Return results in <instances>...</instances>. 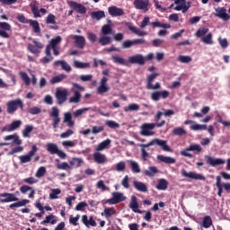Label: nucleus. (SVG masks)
<instances>
[{"instance_id": "774afa93", "label": "nucleus", "mask_w": 230, "mask_h": 230, "mask_svg": "<svg viewBox=\"0 0 230 230\" xmlns=\"http://www.w3.org/2000/svg\"><path fill=\"white\" fill-rule=\"evenodd\" d=\"M139 109V104L132 103L129 104L128 107L124 108L125 112L132 111H137Z\"/></svg>"}, {"instance_id": "20e7f679", "label": "nucleus", "mask_w": 230, "mask_h": 230, "mask_svg": "<svg viewBox=\"0 0 230 230\" xmlns=\"http://www.w3.org/2000/svg\"><path fill=\"white\" fill-rule=\"evenodd\" d=\"M148 42L145 38H139L135 40H126L122 42V49H128L132 46H146Z\"/></svg>"}, {"instance_id": "2eb2a0df", "label": "nucleus", "mask_w": 230, "mask_h": 230, "mask_svg": "<svg viewBox=\"0 0 230 230\" xmlns=\"http://www.w3.org/2000/svg\"><path fill=\"white\" fill-rule=\"evenodd\" d=\"M182 177H186L187 179H193L194 181H206V177L200 173H197L194 172H186V170L181 171Z\"/></svg>"}, {"instance_id": "7ed1b4c3", "label": "nucleus", "mask_w": 230, "mask_h": 230, "mask_svg": "<svg viewBox=\"0 0 230 230\" xmlns=\"http://www.w3.org/2000/svg\"><path fill=\"white\" fill-rule=\"evenodd\" d=\"M24 111V102L22 99H14L6 102V112L7 114H15L17 110Z\"/></svg>"}, {"instance_id": "6e6552de", "label": "nucleus", "mask_w": 230, "mask_h": 230, "mask_svg": "<svg viewBox=\"0 0 230 230\" xmlns=\"http://www.w3.org/2000/svg\"><path fill=\"white\" fill-rule=\"evenodd\" d=\"M43 49L44 44L40 41H37L36 40H32V44L30 43L27 47L28 51L32 53V55H39Z\"/></svg>"}, {"instance_id": "aec40b11", "label": "nucleus", "mask_w": 230, "mask_h": 230, "mask_svg": "<svg viewBox=\"0 0 230 230\" xmlns=\"http://www.w3.org/2000/svg\"><path fill=\"white\" fill-rule=\"evenodd\" d=\"M0 37L3 39H10V34L6 31H10L12 30V25L6 22H0Z\"/></svg>"}, {"instance_id": "e2e57ef3", "label": "nucleus", "mask_w": 230, "mask_h": 230, "mask_svg": "<svg viewBox=\"0 0 230 230\" xmlns=\"http://www.w3.org/2000/svg\"><path fill=\"white\" fill-rule=\"evenodd\" d=\"M20 76L22 80L24 82L25 85H30L31 80H30V76L26 72H20Z\"/></svg>"}, {"instance_id": "412c9836", "label": "nucleus", "mask_w": 230, "mask_h": 230, "mask_svg": "<svg viewBox=\"0 0 230 230\" xmlns=\"http://www.w3.org/2000/svg\"><path fill=\"white\" fill-rule=\"evenodd\" d=\"M108 13L111 17H121L122 15H125V11L116 5H112L108 8Z\"/></svg>"}, {"instance_id": "a19ab883", "label": "nucleus", "mask_w": 230, "mask_h": 230, "mask_svg": "<svg viewBox=\"0 0 230 230\" xmlns=\"http://www.w3.org/2000/svg\"><path fill=\"white\" fill-rule=\"evenodd\" d=\"M66 78H67V75H66V74H61V75L53 76L50 79V84L52 85H55V84H60V82H62V80H66Z\"/></svg>"}, {"instance_id": "a878e982", "label": "nucleus", "mask_w": 230, "mask_h": 230, "mask_svg": "<svg viewBox=\"0 0 230 230\" xmlns=\"http://www.w3.org/2000/svg\"><path fill=\"white\" fill-rule=\"evenodd\" d=\"M129 208L134 213H139L142 215L143 211L139 209V203H137V197L131 196V201L129 203Z\"/></svg>"}, {"instance_id": "3c124183", "label": "nucleus", "mask_w": 230, "mask_h": 230, "mask_svg": "<svg viewBox=\"0 0 230 230\" xmlns=\"http://www.w3.org/2000/svg\"><path fill=\"white\" fill-rule=\"evenodd\" d=\"M82 98V93L78 91H75L74 96L70 97V103H80V99Z\"/></svg>"}, {"instance_id": "5fc2aeb1", "label": "nucleus", "mask_w": 230, "mask_h": 230, "mask_svg": "<svg viewBox=\"0 0 230 230\" xmlns=\"http://www.w3.org/2000/svg\"><path fill=\"white\" fill-rule=\"evenodd\" d=\"M172 134L173 136H186L187 132L184 128L178 127L172 129Z\"/></svg>"}, {"instance_id": "bf43d9fd", "label": "nucleus", "mask_w": 230, "mask_h": 230, "mask_svg": "<svg viewBox=\"0 0 230 230\" xmlns=\"http://www.w3.org/2000/svg\"><path fill=\"white\" fill-rule=\"evenodd\" d=\"M60 42H62V38L60 36H57L56 38L50 40V43L49 44V46H50L52 49L58 48L57 46H58Z\"/></svg>"}, {"instance_id": "f8f14e48", "label": "nucleus", "mask_w": 230, "mask_h": 230, "mask_svg": "<svg viewBox=\"0 0 230 230\" xmlns=\"http://www.w3.org/2000/svg\"><path fill=\"white\" fill-rule=\"evenodd\" d=\"M133 4L137 10H141L145 13L150 10V0H134Z\"/></svg>"}, {"instance_id": "680f3d73", "label": "nucleus", "mask_w": 230, "mask_h": 230, "mask_svg": "<svg viewBox=\"0 0 230 230\" xmlns=\"http://www.w3.org/2000/svg\"><path fill=\"white\" fill-rule=\"evenodd\" d=\"M46 175V167L44 166H40L36 173H35V177H37L38 179H40L42 177H44Z\"/></svg>"}, {"instance_id": "c9c22d12", "label": "nucleus", "mask_w": 230, "mask_h": 230, "mask_svg": "<svg viewBox=\"0 0 230 230\" xmlns=\"http://www.w3.org/2000/svg\"><path fill=\"white\" fill-rule=\"evenodd\" d=\"M63 122L66 123L67 127H75V121H73V115H71V112L64 113Z\"/></svg>"}, {"instance_id": "473e14b6", "label": "nucleus", "mask_w": 230, "mask_h": 230, "mask_svg": "<svg viewBox=\"0 0 230 230\" xmlns=\"http://www.w3.org/2000/svg\"><path fill=\"white\" fill-rule=\"evenodd\" d=\"M156 159L158 161H161V163H164L165 164H175V158H172L171 156H165L163 155H158L156 156Z\"/></svg>"}, {"instance_id": "13d9d810", "label": "nucleus", "mask_w": 230, "mask_h": 230, "mask_svg": "<svg viewBox=\"0 0 230 230\" xmlns=\"http://www.w3.org/2000/svg\"><path fill=\"white\" fill-rule=\"evenodd\" d=\"M31 132H33V126L26 125L24 129L22 130L23 137H30V134H31Z\"/></svg>"}, {"instance_id": "4be33fe9", "label": "nucleus", "mask_w": 230, "mask_h": 230, "mask_svg": "<svg viewBox=\"0 0 230 230\" xmlns=\"http://www.w3.org/2000/svg\"><path fill=\"white\" fill-rule=\"evenodd\" d=\"M93 159L97 164H105L108 161L107 156L104 154L100 153V151L93 153Z\"/></svg>"}, {"instance_id": "f257e3e1", "label": "nucleus", "mask_w": 230, "mask_h": 230, "mask_svg": "<svg viewBox=\"0 0 230 230\" xmlns=\"http://www.w3.org/2000/svg\"><path fill=\"white\" fill-rule=\"evenodd\" d=\"M161 146L162 150L164 152H172V148H170V146L168 145V142L166 140H161L159 138H155L151 140L147 144H139L138 146H141V158L143 161H148V157H150V155L148 152H146V148H148V146Z\"/></svg>"}, {"instance_id": "a211bd4d", "label": "nucleus", "mask_w": 230, "mask_h": 230, "mask_svg": "<svg viewBox=\"0 0 230 230\" xmlns=\"http://www.w3.org/2000/svg\"><path fill=\"white\" fill-rule=\"evenodd\" d=\"M69 7L73 8L77 13H81V15H84V13H87V7H85L82 4H78L75 1L68 2Z\"/></svg>"}, {"instance_id": "603ef678", "label": "nucleus", "mask_w": 230, "mask_h": 230, "mask_svg": "<svg viewBox=\"0 0 230 230\" xmlns=\"http://www.w3.org/2000/svg\"><path fill=\"white\" fill-rule=\"evenodd\" d=\"M74 67H76V69H87V67H91V64L75 60Z\"/></svg>"}, {"instance_id": "338daca9", "label": "nucleus", "mask_w": 230, "mask_h": 230, "mask_svg": "<svg viewBox=\"0 0 230 230\" xmlns=\"http://www.w3.org/2000/svg\"><path fill=\"white\" fill-rule=\"evenodd\" d=\"M127 164L124 161H120L116 164V172H125Z\"/></svg>"}, {"instance_id": "9d476101", "label": "nucleus", "mask_w": 230, "mask_h": 230, "mask_svg": "<svg viewBox=\"0 0 230 230\" xmlns=\"http://www.w3.org/2000/svg\"><path fill=\"white\" fill-rule=\"evenodd\" d=\"M140 135L145 137L154 136L155 132L152 131L155 128V123H144L140 127Z\"/></svg>"}, {"instance_id": "0e129e2a", "label": "nucleus", "mask_w": 230, "mask_h": 230, "mask_svg": "<svg viewBox=\"0 0 230 230\" xmlns=\"http://www.w3.org/2000/svg\"><path fill=\"white\" fill-rule=\"evenodd\" d=\"M178 4L176 7H174V10H176V12H182V13H186V12H188V8L189 6H186V4Z\"/></svg>"}, {"instance_id": "37998d69", "label": "nucleus", "mask_w": 230, "mask_h": 230, "mask_svg": "<svg viewBox=\"0 0 230 230\" xmlns=\"http://www.w3.org/2000/svg\"><path fill=\"white\" fill-rule=\"evenodd\" d=\"M26 204H30V199H22L18 202H14L9 206L10 209H15V208H22V206H26Z\"/></svg>"}, {"instance_id": "393cba45", "label": "nucleus", "mask_w": 230, "mask_h": 230, "mask_svg": "<svg viewBox=\"0 0 230 230\" xmlns=\"http://www.w3.org/2000/svg\"><path fill=\"white\" fill-rule=\"evenodd\" d=\"M57 17L55 16V14L53 13H49L46 19H45V22L46 24H53L49 26L50 30H58V25H57V21H56Z\"/></svg>"}, {"instance_id": "0eeeda50", "label": "nucleus", "mask_w": 230, "mask_h": 230, "mask_svg": "<svg viewBox=\"0 0 230 230\" xmlns=\"http://www.w3.org/2000/svg\"><path fill=\"white\" fill-rule=\"evenodd\" d=\"M38 151H39V147H37V146L33 145L31 146V149L28 152L27 155L19 156V161H20L21 164H24L26 163H31V157H33V155H35V154H37Z\"/></svg>"}, {"instance_id": "f03ea898", "label": "nucleus", "mask_w": 230, "mask_h": 230, "mask_svg": "<svg viewBox=\"0 0 230 230\" xmlns=\"http://www.w3.org/2000/svg\"><path fill=\"white\" fill-rule=\"evenodd\" d=\"M109 35H112V26L111 24H104L101 30V37L99 39V44L101 46H109L112 42V38Z\"/></svg>"}, {"instance_id": "de8ad7c7", "label": "nucleus", "mask_w": 230, "mask_h": 230, "mask_svg": "<svg viewBox=\"0 0 230 230\" xmlns=\"http://www.w3.org/2000/svg\"><path fill=\"white\" fill-rule=\"evenodd\" d=\"M158 172L159 171L157 170V167L150 166L149 170L144 171V175H146V177H154L155 173H158Z\"/></svg>"}, {"instance_id": "4c0bfd02", "label": "nucleus", "mask_w": 230, "mask_h": 230, "mask_svg": "<svg viewBox=\"0 0 230 230\" xmlns=\"http://www.w3.org/2000/svg\"><path fill=\"white\" fill-rule=\"evenodd\" d=\"M111 58L114 64H118L119 66H127V60L118 55H113Z\"/></svg>"}, {"instance_id": "9b49d317", "label": "nucleus", "mask_w": 230, "mask_h": 230, "mask_svg": "<svg viewBox=\"0 0 230 230\" xmlns=\"http://www.w3.org/2000/svg\"><path fill=\"white\" fill-rule=\"evenodd\" d=\"M17 195H19V191H16L15 193H0V197L3 199H0V202L2 204L8 203V202H17L19 200V198H17Z\"/></svg>"}, {"instance_id": "4468645a", "label": "nucleus", "mask_w": 230, "mask_h": 230, "mask_svg": "<svg viewBox=\"0 0 230 230\" xmlns=\"http://www.w3.org/2000/svg\"><path fill=\"white\" fill-rule=\"evenodd\" d=\"M109 82V78L103 76L101 79L100 85L97 87L96 93L97 94H105V93H109V90L111 89L109 87V84H107Z\"/></svg>"}, {"instance_id": "e433bc0d", "label": "nucleus", "mask_w": 230, "mask_h": 230, "mask_svg": "<svg viewBox=\"0 0 230 230\" xmlns=\"http://www.w3.org/2000/svg\"><path fill=\"white\" fill-rule=\"evenodd\" d=\"M155 188L160 191H166V190H168V181H166V179H160Z\"/></svg>"}, {"instance_id": "f3484780", "label": "nucleus", "mask_w": 230, "mask_h": 230, "mask_svg": "<svg viewBox=\"0 0 230 230\" xmlns=\"http://www.w3.org/2000/svg\"><path fill=\"white\" fill-rule=\"evenodd\" d=\"M50 118H53V128H58V125L60 124V111H58V108L52 107Z\"/></svg>"}, {"instance_id": "cd10ccee", "label": "nucleus", "mask_w": 230, "mask_h": 230, "mask_svg": "<svg viewBox=\"0 0 230 230\" xmlns=\"http://www.w3.org/2000/svg\"><path fill=\"white\" fill-rule=\"evenodd\" d=\"M75 45L79 49H84L85 48V37L81 35H75L73 36Z\"/></svg>"}, {"instance_id": "09e8293b", "label": "nucleus", "mask_w": 230, "mask_h": 230, "mask_svg": "<svg viewBox=\"0 0 230 230\" xmlns=\"http://www.w3.org/2000/svg\"><path fill=\"white\" fill-rule=\"evenodd\" d=\"M213 226V219H211L210 216H205L202 223V227L205 229H209Z\"/></svg>"}, {"instance_id": "ea45409f", "label": "nucleus", "mask_w": 230, "mask_h": 230, "mask_svg": "<svg viewBox=\"0 0 230 230\" xmlns=\"http://www.w3.org/2000/svg\"><path fill=\"white\" fill-rule=\"evenodd\" d=\"M29 24L31 26L33 32L36 33V35L40 33V25L37 20H30Z\"/></svg>"}, {"instance_id": "4d7b16f0", "label": "nucleus", "mask_w": 230, "mask_h": 230, "mask_svg": "<svg viewBox=\"0 0 230 230\" xmlns=\"http://www.w3.org/2000/svg\"><path fill=\"white\" fill-rule=\"evenodd\" d=\"M151 26L153 28H165V29H170L172 26L168 23H161V22H151Z\"/></svg>"}, {"instance_id": "6e6d98bb", "label": "nucleus", "mask_w": 230, "mask_h": 230, "mask_svg": "<svg viewBox=\"0 0 230 230\" xmlns=\"http://www.w3.org/2000/svg\"><path fill=\"white\" fill-rule=\"evenodd\" d=\"M54 216L53 214L47 216L45 220L41 221V225L44 226V224H52V226H55L57 224V219H53Z\"/></svg>"}, {"instance_id": "6ab92c4d", "label": "nucleus", "mask_w": 230, "mask_h": 230, "mask_svg": "<svg viewBox=\"0 0 230 230\" xmlns=\"http://www.w3.org/2000/svg\"><path fill=\"white\" fill-rule=\"evenodd\" d=\"M215 12H216L214 13L215 17H218L223 21H229L230 15L229 13H227V9H226V7L215 8Z\"/></svg>"}, {"instance_id": "7c9ffc66", "label": "nucleus", "mask_w": 230, "mask_h": 230, "mask_svg": "<svg viewBox=\"0 0 230 230\" xmlns=\"http://www.w3.org/2000/svg\"><path fill=\"white\" fill-rule=\"evenodd\" d=\"M82 222L86 227H96V221L93 217H87V215L82 216Z\"/></svg>"}, {"instance_id": "5701e85b", "label": "nucleus", "mask_w": 230, "mask_h": 230, "mask_svg": "<svg viewBox=\"0 0 230 230\" xmlns=\"http://www.w3.org/2000/svg\"><path fill=\"white\" fill-rule=\"evenodd\" d=\"M129 64H137L138 66H145V57L141 54H137L128 58Z\"/></svg>"}, {"instance_id": "c756f323", "label": "nucleus", "mask_w": 230, "mask_h": 230, "mask_svg": "<svg viewBox=\"0 0 230 230\" xmlns=\"http://www.w3.org/2000/svg\"><path fill=\"white\" fill-rule=\"evenodd\" d=\"M128 29L132 33H135V35H137V37H146V35H148L146 31L139 30L137 27L132 25V23L128 24Z\"/></svg>"}, {"instance_id": "a18cd8bd", "label": "nucleus", "mask_w": 230, "mask_h": 230, "mask_svg": "<svg viewBox=\"0 0 230 230\" xmlns=\"http://www.w3.org/2000/svg\"><path fill=\"white\" fill-rule=\"evenodd\" d=\"M92 19H95V21H100L101 19H104L105 12L103 11H95L91 13Z\"/></svg>"}, {"instance_id": "58836bf2", "label": "nucleus", "mask_w": 230, "mask_h": 230, "mask_svg": "<svg viewBox=\"0 0 230 230\" xmlns=\"http://www.w3.org/2000/svg\"><path fill=\"white\" fill-rule=\"evenodd\" d=\"M133 173H140L141 172V168H139V164L134 160H128V161Z\"/></svg>"}, {"instance_id": "c03bdc74", "label": "nucleus", "mask_w": 230, "mask_h": 230, "mask_svg": "<svg viewBox=\"0 0 230 230\" xmlns=\"http://www.w3.org/2000/svg\"><path fill=\"white\" fill-rule=\"evenodd\" d=\"M111 145V139L107 138L106 140H103L95 148L96 152H102V150H105L107 146Z\"/></svg>"}, {"instance_id": "052dcab7", "label": "nucleus", "mask_w": 230, "mask_h": 230, "mask_svg": "<svg viewBox=\"0 0 230 230\" xmlns=\"http://www.w3.org/2000/svg\"><path fill=\"white\" fill-rule=\"evenodd\" d=\"M190 129L191 130H208V125L206 124H194L192 126H190Z\"/></svg>"}, {"instance_id": "423d86ee", "label": "nucleus", "mask_w": 230, "mask_h": 230, "mask_svg": "<svg viewBox=\"0 0 230 230\" xmlns=\"http://www.w3.org/2000/svg\"><path fill=\"white\" fill-rule=\"evenodd\" d=\"M127 198L121 192H112V199L102 200V204H111L112 206L123 202Z\"/></svg>"}, {"instance_id": "ddd939ff", "label": "nucleus", "mask_w": 230, "mask_h": 230, "mask_svg": "<svg viewBox=\"0 0 230 230\" xmlns=\"http://www.w3.org/2000/svg\"><path fill=\"white\" fill-rule=\"evenodd\" d=\"M67 96H69V92H67V89L56 91V99L58 105L66 103V102H67Z\"/></svg>"}, {"instance_id": "49530a36", "label": "nucleus", "mask_w": 230, "mask_h": 230, "mask_svg": "<svg viewBox=\"0 0 230 230\" xmlns=\"http://www.w3.org/2000/svg\"><path fill=\"white\" fill-rule=\"evenodd\" d=\"M70 166H75V168H80L84 164V159L74 157L69 162Z\"/></svg>"}, {"instance_id": "69168bd1", "label": "nucleus", "mask_w": 230, "mask_h": 230, "mask_svg": "<svg viewBox=\"0 0 230 230\" xmlns=\"http://www.w3.org/2000/svg\"><path fill=\"white\" fill-rule=\"evenodd\" d=\"M178 60L181 64H190V62H191L192 58L190 56H179Z\"/></svg>"}, {"instance_id": "c85d7f7f", "label": "nucleus", "mask_w": 230, "mask_h": 230, "mask_svg": "<svg viewBox=\"0 0 230 230\" xmlns=\"http://www.w3.org/2000/svg\"><path fill=\"white\" fill-rule=\"evenodd\" d=\"M30 8H31V10L32 12V15H34L35 19L41 17L40 10L39 9V2H37V0H34L30 4Z\"/></svg>"}, {"instance_id": "dca6fc26", "label": "nucleus", "mask_w": 230, "mask_h": 230, "mask_svg": "<svg viewBox=\"0 0 230 230\" xmlns=\"http://www.w3.org/2000/svg\"><path fill=\"white\" fill-rule=\"evenodd\" d=\"M206 163L208 166H213L214 168L217 166H220L221 164H226V160L222 158H213L209 155H205Z\"/></svg>"}, {"instance_id": "1a4fd4ad", "label": "nucleus", "mask_w": 230, "mask_h": 230, "mask_svg": "<svg viewBox=\"0 0 230 230\" xmlns=\"http://www.w3.org/2000/svg\"><path fill=\"white\" fill-rule=\"evenodd\" d=\"M190 152H197V154H200V152H202V146H200V145L199 144H193L190 145L188 148L181 151V154L184 157H189L190 159H191V157H193V155H191Z\"/></svg>"}, {"instance_id": "2f4dec72", "label": "nucleus", "mask_w": 230, "mask_h": 230, "mask_svg": "<svg viewBox=\"0 0 230 230\" xmlns=\"http://www.w3.org/2000/svg\"><path fill=\"white\" fill-rule=\"evenodd\" d=\"M133 186L137 191H140L141 193H146L148 191V187L145 182L135 181H133Z\"/></svg>"}, {"instance_id": "bb28decb", "label": "nucleus", "mask_w": 230, "mask_h": 230, "mask_svg": "<svg viewBox=\"0 0 230 230\" xmlns=\"http://www.w3.org/2000/svg\"><path fill=\"white\" fill-rule=\"evenodd\" d=\"M4 141H12L13 145H17L21 146L22 145V140L18 137L17 134L7 135L4 137Z\"/></svg>"}, {"instance_id": "79ce46f5", "label": "nucleus", "mask_w": 230, "mask_h": 230, "mask_svg": "<svg viewBox=\"0 0 230 230\" xmlns=\"http://www.w3.org/2000/svg\"><path fill=\"white\" fill-rule=\"evenodd\" d=\"M216 186L218 190L217 196L222 197V193H224V188L222 187V178L220 176L216 177Z\"/></svg>"}, {"instance_id": "8fccbe9b", "label": "nucleus", "mask_w": 230, "mask_h": 230, "mask_svg": "<svg viewBox=\"0 0 230 230\" xmlns=\"http://www.w3.org/2000/svg\"><path fill=\"white\" fill-rule=\"evenodd\" d=\"M201 42L204 44H213V34L211 32L207 33L201 38Z\"/></svg>"}, {"instance_id": "f704fd0d", "label": "nucleus", "mask_w": 230, "mask_h": 230, "mask_svg": "<svg viewBox=\"0 0 230 230\" xmlns=\"http://www.w3.org/2000/svg\"><path fill=\"white\" fill-rule=\"evenodd\" d=\"M46 150L51 155H55L57 154V152L58 151V145H57L55 143H47Z\"/></svg>"}, {"instance_id": "39448f33", "label": "nucleus", "mask_w": 230, "mask_h": 230, "mask_svg": "<svg viewBox=\"0 0 230 230\" xmlns=\"http://www.w3.org/2000/svg\"><path fill=\"white\" fill-rule=\"evenodd\" d=\"M158 75V73H153L147 76L146 87L148 91H157L158 89H161V83L157 82L155 84H152Z\"/></svg>"}, {"instance_id": "b1692460", "label": "nucleus", "mask_w": 230, "mask_h": 230, "mask_svg": "<svg viewBox=\"0 0 230 230\" xmlns=\"http://www.w3.org/2000/svg\"><path fill=\"white\" fill-rule=\"evenodd\" d=\"M21 125H22V120H14L10 125H6L5 127H4L2 131L3 132H13V130H17V128H19V127H21Z\"/></svg>"}, {"instance_id": "864d4df0", "label": "nucleus", "mask_w": 230, "mask_h": 230, "mask_svg": "<svg viewBox=\"0 0 230 230\" xmlns=\"http://www.w3.org/2000/svg\"><path fill=\"white\" fill-rule=\"evenodd\" d=\"M208 32H209L208 28H201L196 31L195 37H198V39H202V37L208 35Z\"/></svg>"}, {"instance_id": "72a5a7b5", "label": "nucleus", "mask_w": 230, "mask_h": 230, "mask_svg": "<svg viewBox=\"0 0 230 230\" xmlns=\"http://www.w3.org/2000/svg\"><path fill=\"white\" fill-rule=\"evenodd\" d=\"M54 66H61V69H63V71H66V73H71L72 71L71 66L64 60L55 61Z\"/></svg>"}]
</instances>
